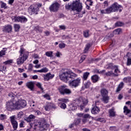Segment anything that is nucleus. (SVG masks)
Returning a JSON list of instances; mask_svg holds the SVG:
<instances>
[{
  "mask_svg": "<svg viewBox=\"0 0 131 131\" xmlns=\"http://www.w3.org/2000/svg\"><path fill=\"white\" fill-rule=\"evenodd\" d=\"M26 101L24 99L12 100L6 102V108L8 111L20 110L26 107Z\"/></svg>",
  "mask_w": 131,
  "mask_h": 131,
  "instance_id": "nucleus-1",
  "label": "nucleus"
},
{
  "mask_svg": "<svg viewBox=\"0 0 131 131\" xmlns=\"http://www.w3.org/2000/svg\"><path fill=\"white\" fill-rule=\"evenodd\" d=\"M78 75L72 72V71L68 69L62 71L61 73L59 74L60 79L64 82H67L69 80H71V79H74Z\"/></svg>",
  "mask_w": 131,
  "mask_h": 131,
  "instance_id": "nucleus-2",
  "label": "nucleus"
},
{
  "mask_svg": "<svg viewBox=\"0 0 131 131\" xmlns=\"http://www.w3.org/2000/svg\"><path fill=\"white\" fill-rule=\"evenodd\" d=\"M19 53L20 55L19 58L17 59V65H22L28 58V52L26 51L24 48H21Z\"/></svg>",
  "mask_w": 131,
  "mask_h": 131,
  "instance_id": "nucleus-3",
  "label": "nucleus"
},
{
  "mask_svg": "<svg viewBox=\"0 0 131 131\" xmlns=\"http://www.w3.org/2000/svg\"><path fill=\"white\" fill-rule=\"evenodd\" d=\"M66 9L70 10L71 9L72 11H77V12H80L82 9V5L81 3L79 2V0L73 2L71 5L67 4L66 5Z\"/></svg>",
  "mask_w": 131,
  "mask_h": 131,
  "instance_id": "nucleus-4",
  "label": "nucleus"
},
{
  "mask_svg": "<svg viewBox=\"0 0 131 131\" xmlns=\"http://www.w3.org/2000/svg\"><path fill=\"white\" fill-rule=\"evenodd\" d=\"M41 4H35L31 5L28 9V12L29 14L32 15V14H37V12H38L39 10V8H41Z\"/></svg>",
  "mask_w": 131,
  "mask_h": 131,
  "instance_id": "nucleus-5",
  "label": "nucleus"
},
{
  "mask_svg": "<svg viewBox=\"0 0 131 131\" xmlns=\"http://www.w3.org/2000/svg\"><path fill=\"white\" fill-rule=\"evenodd\" d=\"M76 103L80 105L81 110H83L84 106L88 104V100L83 97H80L76 100Z\"/></svg>",
  "mask_w": 131,
  "mask_h": 131,
  "instance_id": "nucleus-6",
  "label": "nucleus"
},
{
  "mask_svg": "<svg viewBox=\"0 0 131 131\" xmlns=\"http://www.w3.org/2000/svg\"><path fill=\"white\" fill-rule=\"evenodd\" d=\"M58 91L61 95H71L72 91L69 89L66 88V85L60 86L58 88Z\"/></svg>",
  "mask_w": 131,
  "mask_h": 131,
  "instance_id": "nucleus-7",
  "label": "nucleus"
},
{
  "mask_svg": "<svg viewBox=\"0 0 131 131\" xmlns=\"http://www.w3.org/2000/svg\"><path fill=\"white\" fill-rule=\"evenodd\" d=\"M35 128L39 127L40 130H45L47 129V127H49V124H47V122L42 121L41 122H38L34 124Z\"/></svg>",
  "mask_w": 131,
  "mask_h": 131,
  "instance_id": "nucleus-8",
  "label": "nucleus"
},
{
  "mask_svg": "<svg viewBox=\"0 0 131 131\" xmlns=\"http://www.w3.org/2000/svg\"><path fill=\"white\" fill-rule=\"evenodd\" d=\"M11 19L13 22H21V23H25L28 20L27 18L24 16H12Z\"/></svg>",
  "mask_w": 131,
  "mask_h": 131,
  "instance_id": "nucleus-9",
  "label": "nucleus"
},
{
  "mask_svg": "<svg viewBox=\"0 0 131 131\" xmlns=\"http://www.w3.org/2000/svg\"><path fill=\"white\" fill-rule=\"evenodd\" d=\"M81 82V78H77L70 82V86L72 88H77Z\"/></svg>",
  "mask_w": 131,
  "mask_h": 131,
  "instance_id": "nucleus-10",
  "label": "nucleus"
},
{
  "mask_svg": "<svg viewBox=\"0 0 131 131\" xmlns=\"http://www.w3.org/2000/svg\"><path fill=\"white\" fill-rule=\"evenodd\" d=\"M121 5H119L117 3H115L112 5L111 7L108 8L110 9V12L111 13H113L114 12H117L119 9L121 8Z\"/></svg>",
  "mask_w": 131,
  "mask_h": 131,
  "instance_id": "nucleus-11",
  "label": "nucleus"
},
{
  "mask_svg": "<svg viewBox=\"0 0 131 131\" xmlns=\"http://www.w3.org/2000/svg\"><path fill=\"white\" fill-rule=\"evenodd\" d=\"M59 8L60 4L57 2L52 4L49 7L50 12H53V13H57Z\"/></svg>",
  "mask_w": 131,
  "mask_h": 131,
  "instance_id": "nucleus-12",
  "label": "nucleus"
},
{
  "mask_svg": "<svg viewBox=\"0 0 131 131\" xmlns=\"http://www.w3.org/2000/svg\"><path fill=\"white\" fill-rule=\"evenodd\" d=\"M16 117L15 116H12L10 117V122L14 128V129H17L18 127V122L15 119Z\"/></svg>",
  "mask_w": 131,
  "mask_h": 131,
  "instance_id": "nucleus-13",
  "label": "nucleus"
},
{
  "mask_svg": "<svg viewBox=\"0 0 131 131\" xmlns=\"http://www.w3.org/2000/svg\"><path fill=\"white\" fill-rule=\"evenodd\" d=\"M99 112H100V108L97 106H94L91 111L92 114L94 115L98 114Z\"/></svg>",
  "mask_w": 131,
  "mask_h": 131,
  "instance_id": "nucleus-14",
  "label": "nucleus"
},
{
  "mask_svg": "<svg viewBox=\"0 0 131 131\" xmlns=\"http://www.w3.org/2000/svg\"><path fill=\"white\" fill-rule=\"evenodd\" d=\"M55 76L54 75H52L50 73L47 74V75H44V79L45 81H48V80H50V79H52Z\"/></svg>",
  "mask_w": 131,
  "mask_h": 131,
  "instance_id": "nucleus-15",
  "label": "nucleus"
},
{
  "mask_svg": "<svg viewBox=\"0 0 131 131\" xmlns=\"http://www.w3.org/2000/svg\"><path fill=\"white\" fill-rule=\"evenodd\" d=\"M100 94H101L102 97L108 96V90H107L105 88H102L100 90Z\"/></svg>",
  "mask_w": 131,
  "mask_h": 131,
  "instance_id": "nucleus-16",
  "label": "nucleus"
},
{
  "mask_svg": "<svg viewBox=\"0 0 131 131\" xmlns=\"http://www.w3.org/2000/svg\"><path fill=\"white\" fill-rule=\"evenodd\" d=\"M91 79L94 83H96V82H98V81H99L100 77H99V76L95 75L92 76Z\"/></svg>",
  "mask_w": 131,
  "mask_h": 131,
  "instance_id": "nucleus-17",
  "label": "nucleus"
},
{
  "mask_svg": "<svg viewBox=\"0 0 131 131\" xmlns=\"http://www.w3.org/2000/svg\"><path fill=\"white\" fill-rule=\"evenodd\" d=\"M3 31H6V32H11V31H12V26L11 25L5 26L3 28Z\"/></svg>",
  "mask_w": 131,
  "mask_h": 131,
  "instance_id": "nucleus-18",
  "label": "nucleus"
},
{
  "mask_svg": "<svg viewBox=\"0 0 131 131\" xmlns=\"http://www.w3.org/2000/svg\"><path fill=\"white\" fill-rule=\"evenodd\" d=\"M26 85L28 89L32 91L34 88V83L33 82H28L27 83Z\"/></svg>",
  "mask_w": 131,
  "mask_h": 131,
  "instance_id": "nucleus-19",
  "label": "nucleus"
},
{
  "mask_svg": "<svg viewBox=\"0 0 131 131\" xmlns=\"http://www.w3.org/2000/svg\"><path fill=\"white\" fill-rule=\"evenodd\" d=\"M124 113L126 115H127V114H130L129 115V117H131V111L128 110V108L126 106L124 107Z\"/></svg>",
  "mask_w": 131,
  "mask_h": 131,
  "instance_id": "nucleus-20",
  "label": "nucleus"
},
{
  "mask_svg": "<svg viewBox=\"0 0 131 131\" xmlns=\"http://www.w3.org/2000/svg\"><path fill=\"white\" fill-rule=\"evenodd\" d=\"M108 112L110 117H114V116H115L116 112L115 111H114V109H110Z\"/></svg>",
  "mask_w": 131,
  "mask_h": 131,
  "instance_id": "nucleus-21",
  "label": "nucleus"
},
{
  "mask_svg": "<svg viewBox=\"0 0 131 131\" xmlns=\"http://www.w3.org/2000/svg\"><path fill=\"white\" fill-rule=\"evenodd\" d=\"M101 14H110V10L109 9V8L106 9H100V10Z\"/></svg>",
  "mask_w": 131,
  "mask_h": 131,
  "instance_id": "nucleus-22",
  "label": "nucleus"
},
{
  "mask_svg": "<svg viewBox=\"0 0 131 131\" xmlns=\"http://www.w3.org/2000/svg\"><path fill=\"white\" fill-rule=\"evenodd\" d=\"M54 104H52V103H50V104H47L45 107V110L46 111H50V109H51V108H54Z\"/></svg>",
  "mask_w": 131,
  "mask_h": 131,
  "instance_id": "nucleus-23",
  "label": "nucleus"
},
{
  "mask_svg": "<svg viewBox=\"0 0 131 131\" xmlns=\"http://www.w3.org/2000/svg\"><path fill=\"white\" fill-rule=\"evenodd\" d=\"M124 85V83L123 82H121L118 85V87L117 88L116 90V92L118 93V92H120L121 90L122 89V88H123V86Z\"/></svg>",
  "mask_w": 131,
  "mask_h": 131,
  "instance_id": "nucleus-24",
  "label": "nucleus"
},
{
  "mask_svg": "<svg viewBox=\"0 0 131 131\" xmlns=\"http://www.w3.org/2000/svg\"><path fill=\"white\" fill-rule=\"evenodd\" d=\"M92 47V45L91 43H88L85 45L84 49V53H85L87 52H89V50H90V48Z\"/></svg>",
  "mask_w": 131,
  "mask_h": 131,
  "instance_id": "nucleus-25",
  "label": "nucleus"
},
{
  "mask_svg": "<svg viewBox=\"0 0 131 131\" xmlns=\"http://www.w3.org/2000/svg\"><path fill=\"white\" fill-rule=\"evenodd\" d=\"M34 71V72H39L40 73H42L48 72V71H49V70H48L47 68H45L42 69L41 70H35Z\"/></svg>",
  "mask_w": 131,
  "mask_h": 131,
  "instance_id": "nucleus-26",
  "label": "nucleus"
},
{
  "mask_svg": "<svg viewBox=\"0 0 131 131\" xmlns=\"http://www.w3.org/2000/svg\"><path fill=\"white\" fill-rule=\"evenodd\" d=\"M102 101L103 102V103H105L107 104L108 103V101H109V97L108 96H102Z\"/></svg>",
  "mask_w": 131,
  "mask_h": 131,
  "instance_id": "nucleus-27",
  "label": "nucleus"
},
{
  "mask_svg": "<svg viewBox=\"0 0 131 131\" xmlns=\"http://www.w3.org/2000/svg\"><path fill=\"white\" fill-rule=\"evenodd\" d=\"M89 75H90V73L88 72L84 73L82 77L83 80H86L88 77H89Z\"/></svg>",
  "mask_w": 131,
  "mask_h": 131,
  "instance_id": "nucleus-28",
  "label": "nucleus"
},
{
  "mask_svg": "<svg viewBox=\"0 0 131 131\" xmlns=\"http://www.w3.org/2000/svg\"><path fill=\"white\" fill-rule=\"evenodd\" d=\"M90 85H91V82L87 81L82 86V90H84V89H88V88H90Z\"/></svg>",
  "mask_w": 131,
  "mask_h": 131,
  "instance_id": "nucleus-29",
  "label": "nucleus"
},
{
  "mask_svg": "<svg viewBox=\"0 0 131 131\" xmlns=\"http://www.w3.org/2000/svg\"><path fill=\"white\" fill-rule=\"evenodd\" d=\"M115 72L114 73V76H118V74L120 73V71L118 70V68L117 67H115Z\"/></svg>",
  "mask_w": 131,
  "mask_h": 131,
  "instance_id": "nucleus-30",
  "label": "nucleus"
},
{
  "mask_svg": "<svg viewBox=\"0 0 131 131\" xmlns=\"http://www.w3.org/2000/svg\"><path fill=\"white\" fill-rule=\"evenodd\" d=\"M77 116H78V117H82L83 118V117H84L85 118L86 117H90V116L89 114H80V113H78L77 114Z\"/></svg>",
  "mask_w": 131,
  "mask_h": 131,
  "instance_id": "nucleus-31",
  "label": "nucleus"
},
{
  "mask_svg": "<svg viewBox=\"0 0 131 131\" xmlns=\"http://www.w3.org/2000/svg\"><path fill=\"white\" fill-rule=\"evenodd\" d=\"M1 8L6 10L8 9V6H7V4L5 3L4 2H1Z\"/></svg>",
  "mask_w": 131,
  "mask_h": 131,
  "instance_id": "nucleus-32",
  "label": "nucleus"
},
{
  "mask_svg": "<svg viewBox=\"0 0 131 131\" xmlns=\"http://www.w3.org/2000/svg\"><path fill=\"white\" fill-rule=\"evenodd\" d=\"M123 80L124 82H126V83H129V82H131V77H125L124 78Z\"/></svg>",
  "mask_w": 131,
  "mask_h": 131,
  "instance_id": "nucleus-33",
  "label": "nucleus"
},
{
  "mask_svg": "<svg viewBox=\"0 0 131 131\" xmlns=\"http://www.w3.org/2000/svg\"><path fill=\"white\" fill-rule=\"evenodd\" d=\"M45 55L47 57L51 58V57H53V51H47L45 53Z\"/></svg>",
  "mask_w": 131,
  "mask_h": 131,
  "instance_id": "nucleus-34",
  "label": "nucleus"
},
{
  "mask_svg": "<svg viewBox=\"0 0 131 131\" xmlns=\"http://www.w3.org/2000/svg\"><path fill=\"white\" fill-rule=\"evenodd\" d=\"M121 32H122L121 29H117L113 31V33L114 34H120V33H121Z\"/></svg>",
  "mask_w": 131,
  "mask_h": 131,
  "instance_id": "nucleus-35",
  "label": "nucleus"
},
{
  "mask_svg": "<svg viewBox=\"0 0 131 131\" xmlns=\"http://www.w3.org/2000/svg\"><path fill=\"white\" fill-rule=\"evenodd\" d=\"M7 49L6 48H3V49L0 51V57H3V56H5L6 55V51Z\"/></svg>",
  "mask_w": 131,
  "mask_h": 131,
  "instance_id": "nucleus-36",
  "label": "nucleus"
},
{
  "mask_svg": "<svg viewBox=\"0 0 131 131\" xmlns=\"http://www.w3.org/2000/svg\"><path fill=\"white\" fill-rule=\"evenodd\" d=\"M12 63H13V59H10L3 62L5 65H9V64H12Z\"/></svg>",
  "mask_w": 131,
  "mask_h": 131,
  "instance_id": "nucleus-37",
  "label": "nucleus"
},
{
  "mask_svg": "<svg viewBox=\"0 0 131 131\" xmlns=\"http://www.w3.org/2000/svg\"><path fill=\"white\" fill-rule=\"evenodd\" d=\"M8 96L9 97H10V98H15V97L17 96V93H13V92H10V93H9Z\"/></svg>",
  "mask_w": 131,
  "mask_h": 131,
  "instance_id": "nucleus-38",
  "label": "nucleus"
},
{
  "mask_svg": "<svg viewBox=\"0 0 131 131\" xmlns=\"http://www.w3.org/2000/svg\"><path fill=\"white\" fill-rule=\"evenodd\" d=\"M14 27L15 30L16 31H18L20 29V25L17 24H14Z\"/></svg>",
  "mask_w": 131,
  "mask_h": 131,
  "instance_id": "nucleus-39",
  "label": "nucleus"
},
{
  "mask_svg": "<svg viewBox=\"0 0 131 131\" xmlns=\"http://www.w3.org/2000/svg\"><path fill=\"white\" fill-rule=\"evenodd\" d=\"M86 58V56L85 55H82L80 57V59L79 60V63H82L84 60H85V58Z\"/></svg>",
  "mask_w": 131,
  "mask_h": 131,
  "instance_id": "nucleus-40",
  "label": "nucleus"
},
{
  "mask_svg": "<svg viewBox=\"0 0 131 131\" xmlns=\"http://www.w3.org/2000/svg\"><path fill=\"white\" fill-rule=\"evenodd\" d=\"M76 109H77V106L73 104H71L70 105V110H76Z\"/></svg>",
  "mask_w": 131,
  "mask_h": 131,
  "instance_id": "nucleus-41",
  "label": "nucleus"
},
{
  "mask_svg": "<svg viewBox=\"0 0 131 131\" xmlns=\"http://www.w3.org/2000/svg\"><path fill=\"white\" fill-rule=\"evenodd\" d=\"M24 113H23V112H20L19 113H18L17 115V118H22V117H23Z\"/></svg>",
  "mask_w": 131,
  "mask_h": 131,
  "instance_id": "nucleus-42",
  "label": "nucleus"
},
{
  "mask_svg": "<svg viewBox=\"0 0 131 131\" xmlns=\"http://www.w3.org/2000/svg\"><path fill=\"white\" fill-rule=\"evenodd\" d=\"M60 102H63V103H67V102H69V100L68 99L65 98H60L58 100Z\"/></svg>",
  "mask_w": 131,
  "mask_h": 131,
  "instance_id": "nucleus-43",
  "label": "nucleus"
},
{
  "mask_svg": "<svg viewBox=\"0 0 131 131\" xmlns=\"http://www.w3.org/2000/svg\"><path fill=\"white\" fill-rule=\"evenodd\" d=\"M116 67V66H114L113 64L110 63L108 65L107 69H114Z\"/></svg>",
  "mask_w": 131,
  "mask_h": 131,
  "instance_id": "nucleus-44",
  "label": "nucleus"
},
{
  "mask_svg": "<svg viewBox=\"0 0 131 131\" xmlns=\"http://www.w3.org/2000/svg\"><path fill=\"white\" fill-rule=\"evenodd\" d=\"M83 35H84V37H89L90 36V34H89V31H84Z\"/></svg>",
  "mask_w": 131,
  "mask_h": 131,
  "instance_id": "nucleus-45",
  "label": "nucleus"
},
{
  "mask_svg": "<svg viewBox=\"0 0 131 131\" xmlns=\"http://www.w3.org/2000/svg\"><path fill=\"white\" fill-rule=\"evenodd\" d=\"M36 86H37L39 89H40L41 91H43V89L41 87V84L39 82H37L36 83Z\"/></svg>",
  "mask_w": 131,
  "mask_h": 131,
  "instance_id": "nucleus-46",
  "label": "nucleus"
},
{
  "mask_svg": "<svg viewBox=\"0 0 131 131\" xmlns=\"http://www.w3.org/2000/svg\"><path fill=\"white\" fill-rule=\"evenodd\" d=\"M66 47V45L64 43H61L59 44V49H64Z\"/></svg>",
  "mask_w": 131,
  "mask_h": 131,
  "instance_id": "nucleus-47",
  "label": "nucleus"
},
{
  "mask_svg": "<svg viewBox=\"0 0 131 131\" xmlns=\"http://www.w3.org/2000/svg\"><path fill=\"white\" fill-rule=\"evenodd\" d=\"M0 119L1 120H5V119H7V116L1 114L0 115Z\"/></svg>",
  "mask_w": 131,
  "mask_h": 131,
  "instance_id": "nucleus-48",
  "label": "nucleus"
},
{
  "mask_svg": "<svg viewBox=\"0 0 131 131\" xmlns=\"http://www.w3.org/2000/svg\"><path fill=\"white\" fill-rule=\"evenodd\" d=\"M106 75L107 76H111V75L114 76V73H113L112 71H109L106 73Z\"/></svg>",
  "mask_w": 131,
  "mask_h": 131,
  "instance_id": "nucleus-49",
  "label": "nucleus"
},
{
  "mask_svg": "<svg viewBox=\"0 0 131 131\" xmlns=\"http://www.w3.org/2000/svg\"><path fill=\"white\" fill-rule=\"evenodd\" d=\"M33 112H34L35 115H41V112L39 110H34Z\"/></svg>",
  "mask_w": 131,
  "mask_h": 131,
  "instance_id": "nucleus-50",
  "label": "nucleus"
},
{
  "mask_svg": "<svg viewBox=\"0 0 131 131\" xmlns=\"http://www.w3.org/2000/svg\"><path fill=\"white\" fill-rule=\"evenodd\" d=\"M88 118H91L90 117H83V119H82V122H83L84 124L86 123V122L88 121Z\"/></svg>",
  "mask_w": 131,
  "mask_h": 131,
  "instance_id": "nucleus-51",
  "label": "nucleus"
},
{
  "mask_svg": "<svg viewBox=\"0 0 131 131\" xmlns=\"http://www.w3.org/2000/svg\"><path fill=\"white\" fill-rule=\"evenodd\" d=\"M35 29L37 31V32H42V30H41V28L39 27H36L35 28Z\"/></svg>",
  "mask_w": 131,
  "mask_h": 131,
  "instance_id": "nucleus-52",
  "label": "nucleus"
},
{
  "mask_svg": "<svg viewBox=\"0 0 131 131\" xmlns=\"http://www.w3.org/2000/svg\"><path fill=\"white\" fill-rule=\"evenodd\" d=\"M94 72H95V73L101 74V73H103L105 72V70H102V71H99V70L96 69V70H95Z\"/></svg>",
  "mask_w": 131,
  "mask_h": 131,
  "instance_id": "nucleus-53",
  "label": "nucleus"
},
{
  "mask_svg": "<svg viewBox=\"0 0 131 131\" xmlns=\"http://www.w3.org/2000/svg\"><path fill=\"white\" fill-rule=\"evenodd\" d=\"M116 26H123V23L120 22V21H118L115 24Z\"/></svg>",
  "mask_w": 131,
  "mask_h": 131,
  "instance_id": "nucleus-54",
  "label": "nucleus"
},
{
  "mask_svg": "<svg viewBox=\"0 0 131 131\" xmlns=\"http://www.w3.org/2000/svg\"><path fill=\"white\" fill-rule=\"evenodd\" d=\"M43 96L45 98V99H47V100L51 99V97H50V95H49L48 94H45Z\"/></svg>",
  "mask_w": 131,
  "mask_h": 131,
  "instance_id": "nucleus-55",
  "label": "nucleus"
},
{
  "mask_svg": "<svg viewBox=\"0 0 131 131\" xmlns=\"http://www.w3.org/2000/svg\"><path fill=\"white\" fill-rule=\"evenodd\" d=\"M61 38H62V39H69L70 38V37H69V36L62 35L61 36Z\"/></svg>",
  "mask_w": 131,
  "mask_h": 131,
  "instance_id": "nucleus-56",
  "label": "nucleus"
},
{
  "mask_svg": "<svg viewBox=\"0 0 131 131\" xmlns=\"http://www.w3.org/2000/svg\"><path fill=\"white\" fill-rule=\"evenodd\" d=\"M131 64V59L128 58L127 61V66H129Z\"/></svg>",
  "mask_w": 131,
  "mask_h": 131,
  "instance_id": "nucleus-57",
  "label": "nucleus"
},
{
  "mask_svg": "<svg viewBox=\"0 0 131 131\" xmlns=\"http://www.w3.org/2000/svg\"><path fill=\"white\" fill-rule=\"evenodd\" d=\"M60 107L62 109H65L66 108V104L65 103H61L60 105Z\"/></svg>",
  "mask_w": 131,
  "mask_h": 131,
  "instance_id": "nucleus-58",
  "label": "nucleus"
},
{
  "mask_svg": "<svg viewBox=\"0 0 131 131\" xmlns=\"http://www.w3.org/2000/svg\"><path fill=\"white\" fill-rule=\"evenodd\" d=\"M59 28L61 30H65V29H66V27H65V26H59Z\"/></svg>",
  "mask_w": 131,
  "mask_h": 131,
  "instance_id": "nucleus-59",
  "label": "nucleus"
},
{
  "mask_svg": "<svg viewBox=\"0 0 131 131\" xmlns=\"http://www.w3.org/2000/svg\"><path fill=\"white\" fill-rule=\"evenodd\" d=\"M3 70H6V67H5V66H0V71H3Z\"/></svg>",
  "mask_w": 131,
  "mask_h": 131,
  "instance_id": "nucleus-60",
  "label": "nucleus"
},
{
  "mask_svg": "<svg viewBox=\"0 0 131 131\" xmlns=\"http://www.w3.org/2000/svg\"><path fill=\"white\" fill-rule=\"evenodd\" d=\"M61 55H62V54H61L60 52H57L56 53V57H58V58L60 57V56H61Z\"/></svg>",
  "mask_w": 131,
  "mask_h": 131,
  "instance_id": "nucleus-61",
  "label": "nucleus"
},
{
  "mask_svg": "<svg viewBox=\"0 0 131 131\" xmlns=\"http://www.w3.org/2000/svg\"><path fill=\"white\" fill-rule=\"evenodd\" d=\"M29 118H30L31 119H34V118H35V117L33 115H30Z\"/></svg>",
  "mask_w": 131,
  "mask_h": 131,
  "instance_id": "nucleus-62",
  "label": "nucleus"
},
{
  "mask_svg": "<svg viewBox=\"0 0 131 131\" xmlns=\"http://www.w3.org/2000/svg\"><path fill=\"white\" fill-rule=\"evenodd\" d=\"M122 98H123V96H122V95L119 94V95H118V99L119 100H121V99H122Z\"/></svg>",
  "mask_w": 131,
  "mask_h": 131,
  "instance_id": "nucleus-63",
  "label": "nucleus"
},
{
  "mask_svg": "<svg viewBox=\"0 0 131 131\" xmlns=\"http://www.w3.org/2000/svg\"><path fill=\"white\" fill-rule=\"evenodd\" d=\"M107 36L108 37H113V36H114V34H113L112 33H111L108 34Z\"/></svg>",
  "mask_w": 131,
  "mask_h": 131,
  "instance_id": "nucleus-64",
  "label": "nucleus"
}]
</instances>
